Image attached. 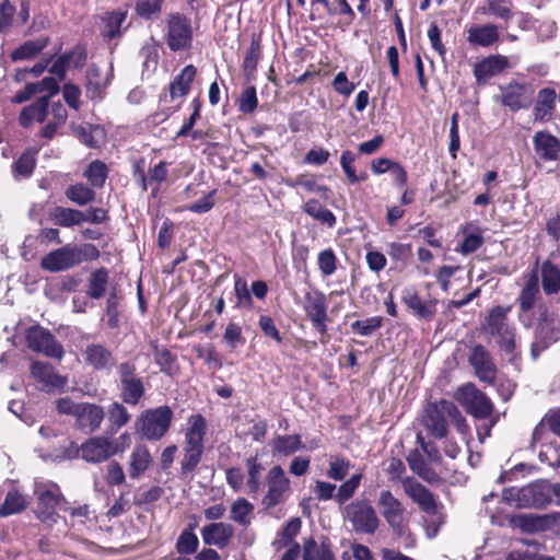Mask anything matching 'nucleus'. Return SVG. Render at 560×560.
I'll use <instances>...</instances> for the list:
<instances>
[{"label":"nucleus","instance_id":"f257e3e1","mask_svg":"<svg viewBox=\"0 0 560 560\" xmlns=\"http://www.w3.org/2000/svg\"><path fill=\"white\" fill-rule=\"evenodd\" d=\"M47 125L42 129V136L51 139L58 127L65 124L67 119V110L61 103H52L50 106L47 96H40L35 103L22 109L19 121L27 128L34 122H44Z\"/></svg>","mask_w":560,"mask_h":560},{"label":"nucleus","instance_id":"f03ea898","mask_svg":"<svg viewBox=\"0 0 560 560\" xmlns=\"http://www.w3.org/2000/svg\"><path fill=\"white\" fill-rule=\"evenodd\" d=\"M402 489L406 495H408L422 512L430 516L425 526L427 536L429 538L435 537L440 527L445 522V514L442 511L443 506L438 503L434 494L429 489L415 479L407 478L402 480Z\"/></svg>","mask_w":560,"mask_h":560},{"label":"nucleus","instance_id":"7ed1b4c3","mask_svg":"<svg viewBox=\"0 0 560 560\" xmlns=\"http://www.w3.org/2000/svg\"><path fill=\"white\" fill-rule=\"evenodd\" d=\"M509 307L495 306L487 317L485 330L494 338L500 350L513 361L516 353L515 328L508 323Z\"/></svg>","mask_w":560,"mask_h":560},{"label":"nucleus","instance_id":"20e7f679","mask_svg":"<svg viewBox=\"0 0 560 560\" xmlns=\"http://www.w3.org/2000/svg\"><path fill=\"white\" fill-rule=\"evenodd\" d=\"M173 411L161 406L144 411L136 422L138 431L149 441L161 440L171 427Z\"/></svg>","mask_w":560,"mask_h":560},{"label":"nucleus","instance_id":"39448f33","mask_svg":"<svg viewBox=\"0 0 560 560\" xmlns=\"http://www.w3.org/2000/svg\"><path fill=\"white\" fill-rule=\"evenodd\" d=\"M93 249L92 245H85L83 248L67 244L44 256L40 267L49 272H59L72 268L86 259V250Z\"/></svg>","mask_w":560,"mask_h":560},{"label":"nucleus","instance_id":"423d86ee","mask_svg":"<svg viewBox=\"0 0 560 560\" xmlns=\"http://www.w3.org/2000/svg\"><path fill=\"white\" fill-rule=\"evenodd\" d=\"M345 517L359 534L373 535L381 521L375 509L365 500H354L345 508Z\"/></svg>","mask_w":560,"mask_h":560},{"label":"nucleus","instance_id":"0eeeda50","mask_svg":"<svg viewBox=\"0 0 560 560\" xmlns=\"http://www.w3.org/2000/svg\"><path fill=\"white\" fill-rule=\"evenodd\" d=\"M454 398L475 418L487 419L492 415L493 404L471 383L459 386Z\"/></svg>","mask_w":560,"mask_h":560},{"label":"nucleus","instance_id":"6e6552de","mask_svg":"<svg viewBox=\"0 0 560 560\" xmlns=\"http://www.w3.org/2000/svg\"><path fill=\"white\" fill-rule=\"evenodd\" d=\"M376 503L381 515L392 530L397 535H402L407 523L402 503L389 490H381Z\"/></svg>","mask_w":560,"mask_h":560},{"label":"nucleus","instance_id":"1a4fd4ad","mask_svg":"<svg viewBox=\"0 0 560 560\" xmlns=\"http://www.w3.org/2000/svg\"><path fill=\"white\" fill-rule=\"evenodd\" d=\"M539 322L536 328L535 341L532 346V355L536 359L541 350L560 338V323L547 307L539 306Z\"/></svg>","mask_w":560,"mask_h":560},{"label":"nucleus","instance_id":"9d476101","mask_svg":"<svg viewBox=\"0 0 560 560\" xmlns=\"http://www.w3.org/2000/svg\"><path fill=\"white\" fill-rule=\"evenodd\" d=\"M454 412H456L455 404L441 399L425 408L422 424L433 436L444 438L447 433L446 418Z\"/></svg>","mask_w":560,"mask_h":560},{"label":"nucleus","instance_id":"9b49d317","mask_svg":"<svg viewBox=\"0 0 560 560\" xmlns=\"http://www.w3.org/2000/svg\"><path fill=\"white\" fill-rule=\"evenodd\" d=\"M513 527L524 534H538L553 530L560 524V512L547 514L523 513L511 518Z\"/></svg>","mask_w":560,"mask_h":560},{"label":"nucleus","instance_id":"f8f14e48","mask_svg":"<svg viewBox=\"0 0 560 560\" xmlns=\"http://www.w3.org/2000/svg\"><path fill=\"white\" fill-rule=\"evenodd\" d=\"M38 506L37 517L48 525L57 522L55 513L57 508L66 503V500L56 483L40 485L36 489Z\"/></svg>","mask_w":560,"mask_h":560},{"label":"nucleus","instance_id":"ddd939ff","mask_svg":"<svg viewBox=\"0 0 560 560\" xmlns=\"http://www.w3.org/2000/svg\"><path fill=\"white\" fill-rule=\"evenodd\" d=\"M503 499L518 509L540 508L548 501L542 486L538 483L505 489L503 491Z\"/></svg>","mask_w":560,"mask_h":560},{"label":"nucleus","instance_id":"4468645a","mask_svg":"<svg viewBox=\"0 0 560 560\" xmlns=\"http://www.w3.org/2000/svg\"><path fill=\"white\" fill-rule=\"evenodd\" d=\"M192 40V27L188 18L172 14L167 18L166 43L171 50L178 51L188 48Z\"/></svg>","mask_w":560,"mask_h":560},{"label":"nucleus","instance_id":"2eb2a0df","mask_svg":"<svg viewBox=\"0 0 560 560\" xmlns=\"http://www.w3.org/2000/svg\"><path fill=\"white\" fill-rule=\"evenodd\" d=\"M26 342L30 349L50 358L61 359L63 349L55 337L39 326H33L26 330Z\"/></svg>","mask_w":560,"mask_h":560},{"label":"nucleus","instance_id":"dca6fc26","mask_svg":"<svg viewBox=\"0 0 560 560\" xmlns=\"http://www.w3.org/2000/svg\"><path fill=\"white\" fill-rule=\"evenodd\" d=\"M121 398L126 404L137 405L144 394V386L136 375V366L130 362H122L118 368Z\"/></svg>","mask_w":560,"mask_h":560},{"label":"nucleus","instance_id":"f3484780","mask_svg":"<svg viewBox=\"0 0 560 560\" xmlns=\"http://www.w3.org/2000/svg\"><path fill=\"white\" fill-rule=\"evenodd\" d=\"M268 491L262 499V503L272 508L285 500L290 493V479L280 466H273L267 475Z\"/></svg>","mask_w":560,"mask_h":560},{"label":"nucleus","instance_id":"a211bd4d","mask_svg":"<svg viewBox=\"0 0 560 560\" xmlns=\"http://www.w3.org/2000/svg\"><path fill=\"white\" fill-rule=\"evenodd\" d=\"M84 362L96 371L110 372L116 365L113 352L101 343H90L83 350Z\"/></svg>","mask_w":560,"mask_h":560},{"label":"nucleus","instance_id":"6ab92c4d","mask_svg":"<svg viewBox=\"0 0 560 560\" xmlns=\"http://www.w3.org/2000/svg\"><path fill=\"white\" fill-rule=\"evenodd\" d=\"M469 362L472 365L476 375L481 382L492 383L497 375V368L492 362L490 353L480 345L471 349Z\"/></svg>","mask_w":560,"mask_h":560},{"label":"nucleus","instance_id":"aec40b11","mask_svg":"<svg viewBox=\"0 0 560 560\" xmlns=\"http://www.w3.org/2000/svg\"><path fill=\"white\" fill-rule=\"evenodd\" d=\"M305 312L315 328L320 332H326V319H327V302L323 293L316 291L307 293L305 295Z\"/></svg>","mask_w":560,"mask_h":560},{"label":"nucleus","instance_id":"412c9836","mask_svg":"<svg viewBox=\"0 0 560 560\" xmlns=\"http://www.w3.org/2000/svg\"><path fill=\"white\" fill-rule=\"evenodd\" d=\"M81 458L89 463H101L113 456L109 438L94 436L80 446Z\"/></svg>","mask_w":560,"mask_h":560},{"label":"nucleus","instance_id":"4be33fe9","mask_svg":"<svg viewBox=\"0 0 560 560\" xmlns=\"http://www.w3.org/2000/svg\"><path fill=\"white\" fill-rule=\"evenodd\" d=\"M234 536V528L229 523H210L201 528V537L206 545L225 548Z\"/></svg>","mask_w":560,"mask_h":560},{"label":"nucleus","instance_id":"5701e85b","mask_svg":"<svg viewBox=\"0 0 560 560\" xmlns=\"http://www.w3.org/2000/svg\"><path fill=\"white\" fill-rule=\"evenodd\" d=\"M153 456L144 444H137L128 458V475L131 479H140L152 466Z\"/></svg>","mask_w":560,"mask_h":560},{"label":"nucleus","instance_id":"b1692460","mask_svg":"<svg viewBox=\"0 0 560 560\" xmlns=\"http://www.w3.org/2000/svg\"><path fill=\"white\" fill-rule=\"evenodd\" d=\"M500 39L499 26L492 23L472 25L467 30V42L471 46L490 47Z\"/></svg>","mask_w":560,"mask_h":560},{"label":"nucleus","instance_id":"393cba45","mask_svg":"<svg viewBox=\"0 0 560 560\" xmlns=\"http://www.w3.org/2000/svg\"><path fill=\"white\" fill-rule=\"evenodd\" d=\"M508 65V58L504 56H489L475 66V78L479 84H485L489 79L501 73Z\"/></svg>","mask_w":560,"mask_h":560},{"label":"nucleus","instance_id":"a878e982","mask_svg":"<svg viewBox=\"0 0 560 560\" xmlns=\"http://www.w3.org/2000/svg\"><path fill=\"white\" fill-rule=\"evenodd\" d=\"M75 419L80 429L94 432L101 427L104 419V410L98 405L82 402Z\"/></svg>","mask_w":560,"mask_h":560},{"label":"nucleus","instance_id":"bb28decb","mask_svg":"<svg viewBox=\"0 0 560 560\" xmlns=\"http://www.w3.org/2000/svg\"><path fill=\"white\" fill-rule=\"evenodd\" d=\"M536 154L544 161L557 160L560 153V140L547 131H538L533 138Z\"/></svg>","mask_w":560,"mask_h":560},{"label":"nucleus","instance_id":"cd10ccee","mask_svg":"<svg viewBox=\"0 0 560 560\" xmlns=\"http://www.w3.org/2000/svg\"><path fill=\"white\" fill-rule=\"evenodd\" d=\"M402 301L420 318L430 320L435 314L438 301H422L413 289L404 291Z\"/></svg>","mask_w":560,"mask_h":560},{"label":"nucleus","instance_id":"c85d7f7f","mask_svg":"<svg viewBox=\"0 0 560 560\" xmlns=\"http://www.w3.org/2000/svg\"><path fill=\"white\" fill-rule=\"evenodd\" d=\"M31 373L35 380L49 388L62 389L67 385V378L59 375L51 365L42 362H33Z\"/></svg>","mask_w":560,"mask_h":560},{"label":"nucleus","instance_id":"c756f323","mask_svg":"<svg viewBox=\"0 0 560 560\" xmlns=\"http://www.w3.org/2000/svg\"><path fill=\"white\" fill-rule=\"evenodd\" d=\"M109 83L108 71L92 66L86 72V95L92 98H101L104 90Z\"/></svg>","mask_w":560,"mask_h":560},{"label":"nucleus","instance_id":"7c9ffc66","mask_svg":"<svg viewBox=\"0 0 560 560\" xmlns=\"http://www.w3.org/2000/svg\"><path fill=\"white\" fill-rule=\"evenodd\" d=\"M206 432V419L201 415L190 416L185 431V445L203 447V438Z\"/></svg>","mask_w":560,"mask_h":560},{"label":"nucleus","instance_id":"2f4dec72","mask_svg":"<svg viewBox=\"0 0 560 560\" xmlns=\"http://www.w3.org/2000/svg\"><path fill=\"white\" fill-rule=\"evenodd\" d=\"M477 13L509 22L513 18L512 3L508 0H485L477 7Z\"/></svg>","mask_w":560,"mask_h":560},{"label":"nucleus","instance_id":"473e14b6","mask_svg":"<svg viewBox=\"0 0 560 560\" xmlns=\"http://www.w3.org/2000/svg\"><path fill=\"white\" fill-rule=\"evenodd\" d=\"M539 294V284H538V276L536 272H530L526 276V281L522 292L520 294V308H521V317L524 313L530 311L536 302V299Z\"/></svg>","mask_w":560,"mask_h":560},{"label":"nucleus","instance_id":"72a5a7b5","mask_svg":"<svg viewBox=\"0 0 560 560\" xmlns=\"http://www.w3.org/2000/svg\"><path fill=\"white\" fill-rule=\"evenodd\" d=\"M305 446L301 435H277L271 441V452L273 455L290 456Z\"/></svg>","mask_w":560,"mask_h":560},{"label":"nucleus","instance_id":"f704fd0d","mask_svg":"<svg viewBox=\"0 0 560 560\" xmlns=\"http://www.w3.org/2000/svg\"><path fill=\"white\" fill-rule=\"evenodd\" d=\"M48 43L49 38L46 36L26 40L11 52V58L14 61L33 59L42 52Z\"/></svg>","mask_w":560,"mask_h":560},{"label":"nucleus","instance_id":"c9c22d12","mask_svg":"<svg viewBox=\"0 0 560 560\" xmlns=\"http://www.w3.org/2000/svg\"><path fill=\"white\" fill-rule=\"evenodd\" d=\"M196 68L192 65L186 66L170 85L171 97H184L190 89L196 75Z\"/></svg>","mask_w":560,"mask_h":560},{"label":"nucleus","instance_id":"e433bc0d","mask_svg":"<svg viewBox=\"0 0 560 560\" xmlns=\"http://www.w3.org/2000/svg\"><path fill=\"white\" fill-rule=\"evenodd\" d=\"M127 19V11L117 10L103 15V35L109 39L120 35V28Z\"/></svg>","mask_w":560,"mask_h":560},{"label":"nucleus","instance_id":"4c0bfd02","mask_svg":"<svg viewBox=\"0 0 560 560\" xmlns=\"http://www.w3.org/2000/svg\"><path fill=\"white\" fill-rule=\"evenodd\" d=\"M407 462L410 469L423 480L430 483L439 480V474L425 463L418 452L410 453Z\"/></svg>","mask_w":560,"mask_h":560},{"label":"nucleus","instance_id":"58836bf2","mask_svg":"<svg viewBox=\"0 0 560 560\" xmlns=\"http://www.w3.org/2000/svg\"><path fill=\"white\" fill-rule=\"evenodd\" d=\"M303 210L314 220L327 225L328 228L335 226L337 222L335 214L330 210L323 207L316 199L307 200L303 206Z\"/></svg>","mask_w":560,"mask_h":560},{"label":"nucleus","instance_id":"ea45409f","mask_svg":"<svg viewBox=\"0 0 560 560\" xmlns=\"http://www.w3.org/2000/svg\"><path fill=\"white\" fill-rule=\"evenodd\" d=\"M28 502L24 494L18 490H11L7 493L3 503L0 505V516L5 517L16 514L26 509Z\"/></svg>","mask_w":560,"mask_h":560},{"label":"nucleus","instance_id":"a19ab883","mask_svg":"<svg viewBox=\"0 0 560 560\" xmlns=\"http://www.w3.org/2000/svg\"><path fill=\"white\" fill-rule=\"evenodd\" d=\"M254 505L244 498L237 499L231 506L230 518L241 526L247 527L253 518Z\"/></svg>","mask_w":560,"mask_h":560},{"label":"nucleus","instance_id":"79ce46f5","mask_svg":"<svg viewBox=\"0 0 560 560\" xmlns=\"http://www.w3.org/2000/svg\"><path fill=\"white\" fill-rule=\"evenodd\" d=\"M503 104L512 110L527 105L526 88L521 84H510L503 92Z\"/></svg>","mask_w":560,"mask_h":560},{"label":"nucleus","instance_id":"37998d69","mask_svg":"<svg viewBox=\"0 0 560 560\" xmlns=\"http://www.w3.org/2000/svg\"><path fill=\"white\" fill-rule=\"evenodd\" d=\"M352 464L348 458L338 454L330 455L326 476L332 480L341 481L348 476Z\"/></svg>","mask_w":560,"mask_h":560},{"label":"nucleus","instance_id":"c03bdc74","mask_svg":"<svg viewBox=\"0 0 560 560\" xmlns=\"http://www.w3.org/2000/svg\"><path fill=\"white\" fill-rule=\"evenodd\" d=\"M556 92L551 89H544L539 92L535 105V117L539 120H546L551 116L555 107Z\"/></svg>","mask_w":560,"mask_h":560},{"label":"nucleus","instance_id":"a18cd8bd","mask_svg":"<svg viewBox=\"0 0 560 560\" xmlns=\"http://www.w3.org/2000/svg\"><path fill=\"white\" fill-rule=\"evenodd\" d=\"M303 560H335V557L326 542L317 546L316 541L310 538L303 546Z\"/></svg>","mask_w":560,"mask_h":560},{"label":"nucleus","instance_id":"49530a36","mask_svg":"<svg viewBox=\"0 0 560 560\" xmlns=\"http://www.w3.org/2000/svg\"><path fill=\"white\" fill-rule=\"evenodd\" d=\"M52 215L55 221L61 226L79 225L86 220L84 212L71 208L57 207Z\"/></svg>","mask_w":560,"mask_h":560},{"label":"nucleus","instance_id":"de8ad7c7","mask_svg":"<svg viewBox=\"0 0 560 560\" xmlns=\"http://www.w3.org/2000/svg\"><path fill=\"white\" fill-rule=\"evenodd\" d=\"M542 288L546 293L551 294L560 290V270L547 261L541 267Z\"/></svg>","mask_w":560,"mask_h":560},{"label":"nucleus","instance_id":"09e8293b","mask_svg":"<svg viewBox=\"0 0 560 560\" xmlns=\"http://www.w3.org/2000/svg\"><path fill=\"white\" fill-rule=\"evenodd\" d=\"M67 198L78 206H85L94 200L95 192L84 184H74L65 191Z\"/></svg>","mask_w":560,"mask_h":560},{"label":"nucleus","instance_id":"8fccbe9b","mask_svg":"<svg viewBox=\"0 0 560 560\" xmlns=\"http://www.w3.org/2000/svg\"><path fill=\"white\" fill-rule=\"evenodd\" d=\"M108 273L105 269L94 271L89 281L88 294L93 299H100L106 291Z\"/></svg>","mask_w":560,"mask_h":560},{"label":"nucleus","instance_id":"3c124183","mask_svg":"<svg viewBox=\"0 0 560 560\" xmlns=\"http://www.w3.org/2000/svg\"><path fill=\"white\" fill-rule=\"evenodd\" d=\"M362 478L363 474L361 471L353 474L347 481L338 487L335 500L340 504L348 501L355 493Z\"/></svg>","mask_w":560,"mask_h":560},{"label":"nucleus","instance_id":"603ef678","mask_svg":"<svg viewBox=\"0 0 560 560\" xmlns=\"http://www.w3.org/2000/svg\"><path fill=\"white\" fill-rule=\"evenodd\" d=\"M198 546V537L190 527L180 533L176 542V550L180 555H191L197 550Z\"/></svg>","mask_w":560,"mask_h":560},{"label":"nucleus","instance_id":"864d4df0","mask_svg":"<svg viewBox=\"0 0 560 560\" xmlns=\"http://www.w3.org/2000/svg\"><path fill=\"white\" fill-rule=\"evenodd\" d=\"M84 176L95 187H102L107 178V166L105 163L93 161L84 172Z\"/></svg>","mask_w":560,"mask_h":560},{"label":"nucleus","instance_id":"5fc2aeb1","mask_svg":"<svg viewBox=\"0 0 560 560\" xmlns=\"http://www.w3.org/2000/svg\"><path fill=\"white\" fill-rule=\"evenodd\" d=\"M107 415L110 425L115 430L126 425L130 420V413L128 412L127 408L119 402L112 404L108 407Z\"/></svg>","mask_w":560,"mask_h":560},{"label":"nucleus","instance_id":"6e6d98bb","mask_svg":"<svg viewBox=\"0 0 560 560\" xmlns=\"http://www.w3.org/2000/svg\"><path fill=\"white\" fill-rule=\"evenodd\" d=\"M203 447L185 445L182 460L183 471H192L201 459Z\"/></svg>","mask_w":560,"mask_h":560},{"label":"nucleus","instance_id":"4d7b16f0","mask_svg":"<svg viewBox=\"0 0 560 560\" xmlns=\"http://www.w3.org/2000/svg\"><path fill=\"white\" fill-rule=\"evenodd\" d=\"M354 161H355V155L351 151L342 152L341 158H340V164L351 184H355V183L364 180L366 178L365 174H363L361 176L357 175L354 166H353Z\"/></svg>","mask_w":560,"mask_h":560},{"label":"nucleus","instance_id":"13d9d810","mask_svg":"<svg viewBox=\"0 0 560 560\" xmlns=\"http://www.w3.org/2000/svg\"><path fill=\"white\" fill-rule=\"evenodd\" d=\"M381 326L382 317L374 316L363 320H355L354 323L351 324V329L352 331L361 336H370Z\"/></svg>","mask_w":560,"mask_h":560},{"label":"nucleus","instance_id":"bf43d9fd","mask_svg":"<svg viewBox=\"0 0 560 560\" xmlns=\"http://www.w3.org/2000/svg\"><path fill=\"white\" fill-rule=\"evenodd\" d=\"M248 476H247V487L249 492L256 493L260 488V472L262 470V466L257 462L256 458H249L246 462Z\"/></svg>","mask_w":560,"mask_h":560},{"label":"nucleus","instance_id":"052dcab7","mask_svg":"<svg viewBox=\"0 0 560 560\" xmlns=\"http://www.w3.org/2000/svg\"><path fill=\"white\" fill-rule=\"evenodd\" d=\"M289 185L291 187L301 186L306 191L319 194L320 196H325L328 192V188L326 186L318 185L316 178L311 175H301Z\"/></svg>","mask_w":560,"mask_h":560},{"label":"nucleus","instance_id":"680f3d73","mask_svg":"<svg viewBox=\"0 0 560 560\" xmlns=\"http://www.w3.org/2000/svg\"><path fill=\"white\" fill-rule=\"evenodd\" d=\"M74 132L83 143L91 148H95L98 144L96 137L102 133V130L100 127L88 125L75 127Z\"/></svg>","mask_w":560,"mask_h":560},{"label":"nucleus","instance_id":"e2e57ef3","mask_svg":"<svg viewBox=\"0 0 560 560\" xmlns=\"http://www.w3.org/2000/svg\"><path fill=\"white\" fill-rule=\"evenodd\" d=\"M163 0H137L136 11L145 19H151L160 13Z\"/></svg>","mask_w":560,"mask_h":560},{"label":"nucleus","instance_id":"0e129e2a","mask_svg":"<svg viewBox=\"0 0 560 560\" xmlns=\"http://www.w3.org/2000/svg\"><path fill=\"white\" fill-rule=\"evenodd\" d=\"M318 267L324 276H330L336 271V256L332 249H325L318 255Z\"/></svg>","mask_w":560,"mask_h":560},{"label":"nucleus","instance_id":"69168bd1","mask_svg":"<svg viewBox=\"0 0 560 560\" xmlns=\"http://www.w3.org/2000/svg\"><path fill=\"white\" fill-rule=\"evenodd\" d=\"M332 88L342 96H350L355 90V84L348 80L346 72H338L332 80Z\"/></svg>","mask_w":560,"mask_h":560},{"label":"nucleus","instance_id":"338daca9","mask_svg":"<svg viewBox=\"0 0 560 560\" xmlns=\"http://www.w3.org/2000/svg\"><path fill=\"white\" fill-rule=\"evenodd\" d=\"M15 14V7L9 1L4 0L0 4V32L5 33L13 25V16Z\"/></svg>","mask_w":560,"mask_h":560},{"label":"nucleus","instance_id":"774afa93","mask_svg":"<svg viewBox=\"0 0 560 560\" xmlns=\"http://www.w3.org/2000/svg\"><path fill=\"white\" fill-rule=\"evenodd\" d=\"M154 358L161 371L171 374L174 364V357L171 352L164 347H154Z\"/></svg>","mask_w":560,"mask_h":560}]
</instances>
